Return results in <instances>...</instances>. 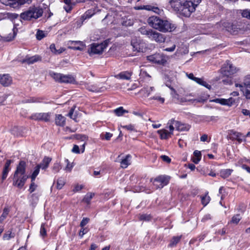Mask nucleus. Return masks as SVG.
I'll list each match as a JSON object with an SVG mask.
<instances>
[{"instance_id": "nucleus-54", "label": "nucleus", "mask_w": 250, "mask_h": 250, "mask_svg": "<svg viewBox=\"0 0 250 250\" xmlns=\"http://www.w3.org/2000/svg\"><path fill=\"white\" fill-rule=\"evenodd\" d=\"M34 181L35 180H31V183L30 184L29 189V191L30 193H32L33 192H34L36 190V188L37 187V186L35 184Z\"/></svg>"}, {"instance_id": "nucleus-34", "label": "nucleus", "mask_w": 250, "mask_h": 250, "mask_svg": "<svg viewBox=\"0 0 250 250\" xmlns=\"http://www.w3.org/2000/svg\"><path fill=\"white\" fill-rule=\"evenodd\" d=\"M89 91L95 92H102L106 90V88L104 86L101 87H96L94 86H91V88H88Z\"/></svg>"}, {"instance_id": "nucleus-29", "label": "nucleus", "mask_w": 250, "mask_h": 250, "mask_svg": "<svg viewBox=\"0 0 250 250\" xmlns=\"http://www.w3.org/2000/svg\"><path fill=\"white\" fill-rule=\"evenodd\" d=\"M50 49L52 53L55 54H60L64 51L62 48L57 49L54 44H51L50 46Z\"/></svg>"}, {"instance_id": "nucleus-4", "label": "nucleus", "mask_w": 250, "mask_h": 250, "mask_svg": "<svg viewBox=\"0 0 250 250\" xmlns=\"http://www.w3.org/2000/svg\"><path fill=\"white\" fill-rule=\"evenodd\" d=\"M240 69L234 66L230 61H227L222 66L220 72L224 76L229 77L239 71Z\"/></svg>"}, {"instance_id": "nucleus-39", "label": "nucleus", "mask_w": 250, "mask_h": 250, "mask_svg": "<svg viewBox=\"0 0 250 250\" xmlns=\"http://www.w3.org/2000/svg\"><path fill=\"white\" fill-rule=\"evenodd\" d=\"M114 113L118 116L123 115L124 113L127 112V111L124 110L123 107H120L114 110Z\"/></svg>"}, {"instance_id": "nucleus-22", "label": "nucleus", "mask_w": 250, "mask_h": 250, "mask_svg": "<svg viewBox=\"0 0 250 250\" xmlns=\"http://www.w3.org/2000/svg\"><path fill=\"white\" fill-rule=\"evenodd\" d=\"M51 161V159L50 158L45 157L40 164L38 165V166L42 169H45L48 167Z\"/></svg>"}, {"instance_id": "nucleus-32", "label": "nucleus", "mask_w": 250, "mask_h": 250, "mask_svg": "<svg viewBox=\"0 0 250 250\" xmlns=\"http://www.w3.org/2000/svg\"><path fill=\"white\" fill-rule=\"evenodd\" d=\"M231 172L232 170L230 169H224L221 171L220 174L222 177L226 178L230 175Z\"/></svg>"}, {"instance_id": "nucleus-63", "label": "nucleus", "mask_w": 250, "mask_h": 250, "mask_svg": "<svg viewBox=\"0 0 250 250\" xmlns=\"http://www.w3.org/2000/svg\"><path fill=\"white\" fill-rule=\"evenodd\" d=\"M76 138L78 140H81L84 141L86 140L87 137L84 135L77 134L76 135Z\"/></svg>"}, {"instance_id": "nucleus-3", "label": "nucleus", "mask_w": 250, "mask_h": 250, "mask_svg": "<svg viewBox=\"0 0 250 250\" xmlns=\"http://www.w3.org/2000/svg\"><path fill=\"white\" fill-rule=\"evenodd\" d=\"M43 9L40 7L32 6L20 14V17L24 21L36 20L42 15Z\"/></svg>"}, {"instance_id": "nucleus-41", "label": "nucleus", "mask_w": 250, "mask_h": 250, "mask_svg": "<svg viewBox=\"0 0 250 250\" xmlns=\"http://www.w3.org/2000/svg\"><path fill=\"white\" fill-rule=\"evenodd\" d=\"M40 168H41L38 165L35 167V170L30 176L32 181L35 180L36 177L39 173Z\"/></svg>"}, {"instance_id": "nucleus-20", "label": "nucleus", "mask_w": 250, "mask_h": 250, "mask_svg": "<svg viewBox=\"0 0 250 250\" xmlns=\"http://www.w3.org/2000/svg\"><path fill=\"white\" fill-rule=\"evenodd\" d=\"M132 72L129 71H124L120 73L115 75V77L117 79L128 80L130 79Z\"/></svg>"}, {"instance_id": "nucleus-17", "label": "nucleus", "mask_w": 250, "mask_h": 250, "mask_svg": "<svg viewBox=\"0 0 250 250\" xmlns=\"http://www.w3.org/2000/svg\"><path fill=\"white\" fill-rule=\"evenodd\" d=\"M175 128L179 131H188L190 128V125L188 124H183L179 121L173 122Z\"/></svg>"}, {"instance_id": "nucleus-53", "label": "nucleus", "mask_w": 250, "mask_h": 250, "mask_svg": "<svg viewBox=\"0 0 250 250\" xmlns=\"http://www.w3.org/2000/svg\"><path fill=\"white\" fill-rule=\"evenodd\" d=\"M65 162L67 164V166L64 168V170L67 172H70L73 167V166L70 164L68 159H65Z\"/></svg>"}, {"instance_id": "nucleus-2", "label": "nucleus", "mask_w": 250, "mask_h": 250, "mask_svg": "<svg viewBox=\"0 0 250 250\" xmlns=\"http://www.w3.org/2000/svg\"><path fill=\"white\" fill-rule=\"evenodd\" d=\"M147 22L152 28L162 32H170L174 27L168 21L162 20L156 16L149 17Z\"/></svg>"}, {"instance_id": "nucleus-59", "label": "nucleus", "mask_w": 250, "mask_h": 250, "mask_svg": "<svg viewBox=\"0 0 250 250\" xmlns=\"http://www.w3.org/2000/svg\"><path fill=\"white\" fill-rule=\"evenodd\" d=\"M133 21L130 19L124 21L123 22V25L125 26H131L133 25Z\"/></svg>"}, {"instance_id": "nucleus-51", "label": "nucleus", "mask_w": 250, "mask_h": 250, "mask_svg": "<svg viewBox=\"0 0 250 250\" xmlns=\"http://www.w3.org/2000/svg\"><path fill=\"white\" fill-rule=\"evenodd\" d=\"M151 218V216L149 214H144L140 215L139 219L140 220L149 221Z\"/></svg>"}, {"instance_id": "nucleus-38", "label": "nucleus", "mask_w": 250, "mask_h": 250, "mask_svg": "<svg viewBox=\"0 0 250 250\" xmlns=\"http://www.w3.org/2000/svg\"><path fill=\"white\" fill-rule=\"evenodd\" d=\"M61 168L62 167L60 164L58 162H56L54 164L53 166L52 167V171L54 173H57L59 172Z\"/></svg>"}, {"instance_id": "nucleus-37", "label": "nucleus", "mask_w": 250, "mask_h": 250, "mask_svg": "<svg viewBox=\"0 0 250 250\" xmlns=\"http://www.w3.org/2000/svg\"><path fill=\"white\" fill-rule=\"evenodd\" d=\"M9 209L5 208L3 210V212L0 217V223H2V222L4 221V220L7 217L8 213H9Z\"/></svg>"}, {"instance_id": "nucleus-43", "label": "nucleus", "mask_w": 250, "mask_h": 250, "mask_svg": "<svg viewBox=\"0 0 250 250\" xmlns=\"http://www.w3.org/2000/svg\"><path fill=\"white\" fill-rule=\"evenodd\" d=\"M210 200V197L208 195V193L201 197L202 203L204 206H206L209 202Z\"/></svg>"}, {"instance_id": "nucleus-25", "label": "nucleus", "mask_w": 250, "mask_h": 250, "mask_svg": "<svg viewBox=\"0 0 250 250\" xmlns=\"http://www.w3.org/2000/svg\"><path fill=\"white\" fill-rule=\"evenodd\" d=\"M157 132L160 134L162 139H167L171 135V132H169V131L165 129L158 130Z\"/></svg>"}, {"instance_id": "nucleus-28", "label": "nucleus", "mask_w": 250, "mask_h": 250, "mask_svg": "<svg viewBox=\"0 0 250 250\" xmlns=\"http://www.w3.org/2000/svg\"><path fill=\"white\" fill-rule=\"evenodd\" d=\"M3 3L13 8L16 7L19 4L18 0H5V2H3Z\"/></svg>"}, {"instance_id": "nucleus-11", "label": "nucleus", "mask_w": 250, "mask_h": 250, "mask_svg": "<svg viewBox=\"0 0 250 250\" xmlns=\"http://www.w3.org/2000/svg\"><path fill=\"white\" fill-rule=\"evenodd\" d=\"M149 39L158 43H163L165 42L166 37L164 35L152 30Z\"/></svg>"}, {"instance_id": "nucleus-55", "label": "nucleus", "mask_w": 250, "mask_h": 250, "mask_svg": "<svg viewBox=\"0 0 250 250\" xmlns=\"http://www.w3.org/2000/svg\"><path fill=\"white\" fill-rule=\"evenodd\" d=\"M242 15L243 17L250 19V9L243 10Z\"/></svg>"}, {"instance_id": "nucleus-21", "label": "nucleus", "mask_w": 250, "mask_h": 250, "mask_svg": "<svg viewBox=\"0 0 250 250\" xmlns=\"http://www.w3.org/2000/svg\"><path fill=\"white\" fill-rule=\"evenodd\" d=\"M65 118L61 114L56 115L55 124L57 125L62 126L65 125Z\"/></svg>"}, {"instance_id": "nucleus-6", "label": "nucleus", "mask_w": 250, "mask_h": 250, "mask_svg": "<svg viewBox=\"0 0 250 250\" xmlns=\"http://www.w3.org/2000/svg\"><path fill=\"white\" fill-rule=\"evenodd\" d=\"M195 10V8L193 6L191 1L185 0L179 13L184 17H189Z\"/></svg>"}, {"instance_id": "nucleus-27", "label": "nucleus", "mask_w": 250, "mask_h": 250, "mask_svg": "<svg viewBox=\"0 0 250 250\" xmlns=\"http://www.w3.org/2000/svg\"><path fill=\"white\" fill-rule=\"evenodd\" d=\"M193 155L194 157L192 159V161L195 164H198L201 158V153L200 151L195 150L194 151Z\"/></svg>"}, {"instance_id": "nucleus-61", "label": "nucleus", "mask_w": 250, "mask_h": 250, "mask_svg": "<svg viewBox=\"0 0 250 250\" xmlns=\"http://www.w3.org/2000/svg\"><path fill=\"white\" fill-rule=\"evenodd\" d=\"M7 15L8 18L11 20L17 19L19 16L18 14L16 13H8Z\"/></svg>"}, {"instance_id": "nucleus-40", "label": "nucleus", "mask_w": 250, "mask_h": 250, "mask_svg": "<svg viewBox=\"0 0 250 250\" xmlns=\"http://www.w3.org/2000/svg\"><path fill=\"white\" fill-rule=\"evenodd\" d=\"M50 75L56 82L61 83L62 74L51 73Z\"/></svg>"}, {"instance_id": "nucleus-48", "label": "nucleus", "mask_w": 250, "mask_h": 250, "mask_svg": "<svg viewBox=\"0 0 250 250\" xmlns=\"http://www.w3.org/2000/svg\"><path fill=\"white\" fill-rule=\"evenodd\" d=\"M229 134L230 135H233L234 139H237L238 138H239L241 136V134L234 131V130H230L229 131Z\"/></svg>"}, {"instance_id": "nucleus-58", "label": "nucleus", "mask_w": 250, "mask_h": 250, "mask_svg": "<svg viewBox=\"0 0 250 250\" xmlns=\"http://www.w3.org/2000/svg\"><path fill=\"white\" fill-rule=\"evenodd\" d=\"M140 75L142 77H150V76L147 73L146 71L145 70L144 68H142L140 69Z\"/></svg>"}, {"instance_id": "nucleus-64", "label": "nucleus", "mask_w": 250, "mask_h": 250, "mask_svg": "<svg viewBox=\"0 0 250 250\" xmlns=\"http://www.w3.org/2000/svg\"><path fill=\"white\" fill-rule=\"evenodd\" d=\"M82 24V23L80 20H77L73 23V27L79 28L81 26Z\"/></svg>"}, {"instance_id": "nucleus-46", "label": "nucleus", "mask_w": 250, "mask_h": 250, "mask_svg": "<svg viewBox=\"0 0 250 250\" xmlns=\"http://www.w3.org/2000/svg\"><path fill=\"white\" fill-rule=\"evenodd\" d=\"M131 44L134 48V51H137V52H143V48H141L140 45L138 43L136 42H131Z\"/></svg>"}, {"instance_id": "nucleus-19", "label": "nucleus", "mask_w": 250, "mask_h": 250, "mask_svg": "<svg viewBox=\"0 0 250 250\" xmlns=\"http://www.w3.org/2000/svg\"><path fill=\"white\" fill-rule=\"evenodd\" d=\"M41 60V58L40 56L35 55L30 57H26L23 60L22 62L30 64L34 63Z\"/></svg>"}, {"instance_id": "nucleus-56", "label": "nucleus", "mask_w": 250, "mask_h": 250, "mask_svg": "<svg viewBox=\"0 0 250 250\" xmlns=\"http://www.w3.org/2000/svg\"><path fill=\"white\" fill-rule=\"evenodd\" d=\"M42 99L40 98H32L28 100L29 103H40L42 102Z\"/></svg>"}, {"instance_id": "nucleus-13", "label": "nucleus", "mask_w": 250, "mask_h": 250, "mask_svg": "<svg viewBox=\"0 0 250 250\" xmlns=\"http://www.w3.org/2000/svg\"><path fill=\"white\" fill-rule=\"evenodd\" d=\"M184 2H185V0H169L168 1L171 8L178 13Z\"/></svg>"}, {"instance_id": "nucleus-7", "label": "nucleus", "mask_w": 250, "mask_h": 250, "mask_svg": "<svg viewBox=\"0 0 250 250\" xmlns=\"http://www.w3.org/2000/svg\"><path fill=\"white\" fill-rule=\"evenodd\" d=\"M169 180V177L165 175H161L156 177L153 181L151 179L150 181L153 182V185L155 187V188H161L167 185Z\"/></svg>"}, {"instance_id": "nucleus-50", "label": "nucleus", "mask_w": 250, "mask_h": 250, "mask_svg": "<svg viewBox=\"0 0 250 250\" xmlns=\"http://www.w3.org/2000/svg\"><path fill=\"white\" fill-rule=\"evenodd\" d=\"M40 235L43 237L46 235V231L45 228V224L42 223L41 227Z\"/></svg>"}, {"instance_id": "nucleus-52", "label": "nucleus", "mask_w": 250, "mask_h": 250, "mask_svg": "<svg viewBox=\"0 0 250 250\" xmlns=\"http://www.w3.org/2000/svg\"><path fill=\"white\" fill-rule=\"evenodd\" d=\"M121 127L126 129L129 131H136V130L135 129L134 125L131 124L126 125H121Z\"/></svg>"}, {"instance_id": "nucleus-9", "label": "nucleus", "mask_w": 250, "mask_h": 250, "mask_svg": "<svg viewBox=\"0 0 250 250\" xmlns=\"http://www.w3.org/2000/svg\"><path fill=\"white\" fill-rule=\"evenodd\" d=\"M51 114V112L35 113L31 115L30 119L35 121L48 122L50 120Z\"/></svg>"}, {"instance_id": "nucleus-36", "label": "nucleus", "mask_w": 250, "mask_h": 250, "mask_svg": "<svg viewBox=\"0 0 250 250\" xmlns=\"http://www.w3.org/2000/svg\"><path fill=\"white\" fill-rule=\"evenodd\" d=\"M181 236H174L171 239L169 244V246L171 247L175 246L180 240Z\"/></svg>"}, {"instance_id": "nucleus-10", "label": "nucleus", "mask_w": 250, "mask_h": 250, "mask_svg": "<svg viewBox=\"0 0 250 250\" xmlns=\"http://www.w3.org/2000/svg\"><path fill=\"white\" fill-rule=\"evenodd\" d=\"M147 59L149 62L158 64H164L167 61L163 54L156 53L147 57Z\"/></svg>"}, {"instance_id": "nucleus-31", "label": "nucleus", "mask_w": 250, "mask_h": 250, "mask_svg": "<svg viewBox=\"0 0 250 250\" xmlns=\"http://www.w3.org/2000/svg\"><path fill=\"white\" fill-rule=\"evenodd\" d=\"M47 33L42 30H38L36 33V38L38 40H41L46 36Z\"/></svg>"}, {"instance_id": "nucleus-18", "label": "nucleus", "mask_w": 250, "mask_h": 250, "mask_svg": "<svg viewBox=\"0 0 250 250\" xmlns=\"http://www.w3.org/2000/svg\"><path fill=\"white\" fill-rule=\"evenodd\" d=\"M12 163V161L11 160H7L4 165L3 170L2 171V180L3 181L6 179L7 176V174L10 170V165Z\"/></svg>"}, {"instance_id": "nucleus-44", "label": "nucleus", "mask_w": 250, "mask_h": 250, "mask_svg": "<svg viewBox=\"0 0 250 250\" xmlns=\"http://www.w3.org/2000/svg\"><path fill=\"white\" fill-rule=\"evenodd\" d=\"M241 219V217L240 216V215L239 214H237L236 215H234L232 217V219L231 220V223L237 224Z\"/></svg>"}, {"instance_id": "nucleus-57", "label": "nucleus", "mask_w": 250, "mask_h": 250, "mask_svg": "<svg viewBox=\"0 0 250 250\" xmlns=\"http://www.w3.org/2000/svg\"><path fill=\"white\" fill-rule=\"evenodd\" d=\"M14 237V235L12 234L11 231H8L6 233H5L3 235V239L6 240H9L11 238Z\"/></svg>"}, {"instance_id": "nucleus-16", "label": "nucleus", "mask_w": 250, "mask_h": 250, "mask_svg": "<svg viewBox=\"0 0 250 250\" xmlns=\"http://www.w3.org/2000/svg\"><path fill=\"white\" fill-rule=\"evenodd\" d=\"M79 45L80 46H83V43L81 41H69L67 42L68 47L71 49L77 50H81L82 48L79 46H76V45Z\"/></svg>"}, {"instance_id": "nucleus-49", "label": "nucleus", "mask_w": 250, "mask_h": 250, "mask_svg": "<svg viewBox=\"0 0 250 250\" xmlns=\"http://www.w3.org/2000/svg\"><path fill=\"white\" fill-rule=\"evenodd\" d=\"M16 36V33L14 31H13L12 33H10L7 37H5L4 40L7 42H10L13 40Z\"/></svg>"}, {"instance_id": "nucleus-47", "label": "nucleus", "mask_w": 250, "mask_h": 250, "mask_svg": "<svg viewBox=\"0 0 250 250\" xmlns=\"http://www.w3.org/2000/svg\"><path fill=\"white\" fill-rule=\"evenodd\" d=\"M176 122V121L174 120V119H171L169 122L168 123V124H169V128L170 130V131L169 132H171V134L173 133V131L174 130V129L175 128L174 126V124H173V122Z\"/></svg>"}, {"instance_id": "nucleus-12", "label": "nucleus", "mask_w": 250, "mask_h": 250, "mask_svg": "<svg viewBox=\"0 0 250 250\" xmlns=\"http://www.w3.org/2000/svg\"><path fill=\"white\" fill-rule=\"evenodd\" d=\"M212 101L214 103L220 104L221 105H227L229 107L232 106L235 103V100L232 97L229 99L216 98L213 100Z\"/></svg>"}, {"instance_id": "nucleus-45", "label": "nucleus", "mask_w": 250, "mask_h": 250, "mask_svg": "<svg viewBox=\"0 0 250 250\" xmlns=\"http://www.w3.org/2000/svg\"><path fill=\"white\" fill-rule=\"evenodd\" d=\"M94 194L92 193H87L83 198V201L87 204H89L90 200L93 198Z\"/></svg>"}, {"instance_id": "nucleus-1", "label": "nucleus", "mask_w": 250, "mask_h": 250, "mask_svg": "<svg viewBox=\"0 0 250 250\" xmlns=\"http://www.w3.org/2000/svg\"><path fill=\"white\" fill-rule=\"evenodd\" d=\"M26 163L23 161L20 162L14 172L13 185L21 189L24 186L28 176L25 174Z\"/></svg>"}, {"instance_id": "nucleus-30", "label": "nucleus", "mask_w": 250, "mask_h": 250, "mask_svg": "<svg viewBox=\"0 0 250 250\" xmlns=\"http://www.w3.org/2000/svg\"><path fill=\"white\" fill-rule=\"evenodd\" d=\"M197 83L204 86L205 87H207V88L210 89L211 88V85L208 84L205 81H204L202 79L197 78L195 79V80L194 81Z\"/></svg>"}, {"instance_id": "nucleus-33", "label": "nucleus", "mask_w": 250, "mask_h": 250, "mask_svg": "<svg viewBox=\"0 0 250 250\" xmlns=\"http://www.w3.org/2000/svg\"><path fill=\"white\" fill-rule=\"evenodd\" d=\"M152 29L147 30L145 27H142L139 29V31L143 35L147 36L148 38H149L150 34L151 33Z\"/></svg>"}, {"instance_id": "nucleus-26", "label": "nucleus", "mask_w": 250, "mask_h": 250, "mask_svg": "<svg viewBox=\"0 0 250 250\" xmlns=\"http://www.w3.org/2000/svg\"><path fill=\"white\" fill-rule=\"evenodd\" d=\"M61 83H72L74 81V78L70 75H64L62 74Z\"/></svg>"}, {"instance_id": "nucleus-24", "label": "nucleus", "mask_w": 250, "mask_h": 250, "mask_svg": "<svg viewBox=\"0 0 250 250\" xmlns=\"http://www.w3.org/2000/svg\"><path fill=\"white\" fill-rule=\"evenodd\" d=\"M131 156L130 155H127L125 158L123 159L121 162V167L123 168H126L130 164Z\"/></svg>"}, {"instance_id": "nucleus-8", "label": "nucleus", "mask_w": 250, "mask_h": 250, "mask_svg": "<svg viewBox=\"0 0 250 250\" xmlns=\"http://www.w3.org/2000/svg\"><path fill=\"white\" fill-rule=\"evenodd\" d=\"M106 42L101 43H94L91 44L88 52L90 54H100L103 53L107 46Z\"/></svg>"}, {"instance_id": "nucleus-35", "label": "nucleus", "mask_w": 250, "mask_h": 250, "mask_svg": "<svg viewBox=\"0 0 250 250\" xmlns=\"http://www.w3.org/2000/svg\"><path fill=\"white\" fill-rule=\"evenodd\" d=\"M95 12L94 9H89L85 12L83 16V18H84L85 19H89L91 18L94 14H95Z\"/></svg>"}, {"instance_id": "nucleus-15", "label": "nucleus", "mask_w": 250, "mask_h": 250, "mask_svg": "<svg viewBox=\"0 0 250 250\" xmlns=\"http://www.w3.org/2000/svg\"><path fill=\"white\" fill-rule=\"evenodd\" d=\"M12 83V78L8 74H0V83L3 86H8Z\"/></svg>"}, {"instance_id": "nucleus-14", "label": "nucleus", "mask_w": 250, "mask_h": 250, "mask_svg": "<svg viewBox=\"0 0 250 250\" xmlns=\"http://www.w3.org/2000/svg\"><path fill=\"white\" fill-rule=\"evenodd\" d=\"M171 95H172L174 101L176 103L178 104H182L193 100V99H187L186 97H180V95L176 92L175 90H174V91H172L171 92Z\"/></svg>"}, {"instance_id": "nucleus-60", "label": "nucleus", "mask_w": 250, "mask_h": 250, "mask_svg": "<svg viewBox=\"0 0 250 250\" xmlns=\"http://www.w3.org/2000/svg\"><path fill=\"white\" fill-rule=\"evenodd\" d=\"M89 219L88 218H83L80 223V226L84 227L89 222Z\"/></svg>"}, {"instance_id": "nucleus-23", "label": "nucleus", "mask_w": 250, "mask_h": 250, "mask_svg": "<svg viewBox=\"0 0 250 250\" xmlns=\"http://www.w3.org/2000/svg\"><path fill=\"white\" fill-rule=\"evenodd\" d=\"M154 90V87H146L141 89L140 93L144 97H147L150 93Z\"/></svg>"}, {"instance_id": "nucleus-5", "label": "nucleus", "mask_w": 250, "mask_h": 250, "mask_svg": "<svg viewBox=\"0 0 250 250\" xmlns=\"http://www.w3.org/2000/svg\"><path fill=\"white\" fill-rule=\"evenodd\" d=\"M236 87H239L247 99H250V75H246L242 83H235Z\"/></svg>"}, {"instance_id": "nucleus-62", "label": "nucleus", "mask_w": 250, "mask_h": 250, "mask_svg": "<svg viewBox=\"0 0 250 250\" xmlns=\"http://www.w3.org/2000/svg\"><path fill=\"white\" fill-rule=\"evenodd\" d=\"M88 231L87 228H84L83 227L82 228L80 232L79 235L81 237H82L84 234H86Z\"/></svg>"}, {"instance_id": "nucleus-42", "label": "nucleus", "mask_w": 250, "mask_h": 250, "mask_svg": "<svg viewBox=\"0 0 250 250\" xmlns=\"http://www.w3.org/2000/svg\"><path fill=\"white\" fill-rule=\"evenodd\" d=\"M65 183V180L62 178L61 177L59 178L57 180V188L58 189H61L63 186L64 185Z\"/></svg>"}]
</instances>
